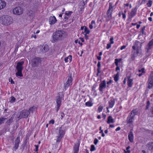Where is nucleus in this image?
I'll use <instances>...</instances> for the list:
<instances>
[{
    "instance_id": "29",
    "label": "nucleus",
    "mask_w": 153,
    "mask_h": 153,
    "mask_svg": "<svg viewBox=\"0 0 153 153\" xmlns=\"http://www.w3.org/2000/svg\"><path fill=\"white\" fill-rule=\"evenodd\" d=\"M119 72H118L117 74L114 76V80L116 82H117L119 79Z\"/></svg>"
},
{
    "instance_id": "32",
    "label": "nucleus",
    "mask_w": 153,
    "mask_h": 153,
    "mask_svg": "<svg viewBox=\"0 0 153 153\" xmlns=\"http://www.w3.org/2000/svg\"><path fill=\"white\" fill-rule=\"evenodd\" d=\"M121 59H115V63L116 66H118V63L120 62L122 60Z\"/></svg>"
},
{
    "instance_id": "56",
    "label": "nucleus",
    "mask_w": 153,
    "mask_h": 153,
    "mask_svg": "<svg viewBox=\"0 0 153 153\" xmlns=\"http://www.w3.org/2000/svg\"><path fill=\"white\" fill-rule=\"evenodd\" d=\"M129 6V4L128 3L124 4L123 5V6L124 7H125L126 6L128 7Z\"/></svg>"
},
{
    "instance_id": "2",
    "label": "nucleus",
    "mask_w": 153,
    "mask_h": 153,
    "mask_svg": "<svg viewBox=\"0 0 153 153\" xmlns=\"http://www.w3.org/2000/svg\"><path fill=\"white\" fill-rule=\"evenodd\" d=\"M65 33V32L62 30H58L56 31L53 34V40L55 42L62 40L64 38Z\"/></svg>"
},
{
    "instance_id": "38",
    "label": "nucleus",
    "mask_w": 153,
    "mask_h": 153,
    "mask_svg": "<svg viewBox=\"0 0 153 153\" xmlns=\"http://www.w3.org/2000/svg\"><path fill=\"white\" fill-rule=\"evenodd\" d=\"M20 143V137H17L15 140V143L16 144H19Z\"/></svg>"
},
{
    "instance_id": "30",
    "label": "nucleus",
    "mask_w": 153,
    "mask_h": 153,
    "mask_svg": "<svg viewBox=\"0 0 153 153\" xmlns=\"http://www.w3.org/2000/svg\"><path fill=\"white\" fill-rule=\"evenodd\" d=\"M138 72L139 73H141L139 74L138 75L139 76H141L145 72L144 71V69L143 68H142L141 69L139 70Z\"/></svg>"
},
{
    "instance_id": "15",
    "label": "nucleus",
    "mask_w": 153,
    "mask_h": 153,
    "mask_svg": "<svg viewBox=\"0 0 153 153\" xmlns=\"http://www.w3.org/2000/svg\"><path fill=\"white\" fill-rule=\"evenodd\" d=\"M113 11V6L112 4L111 3H110L109 4V8L107 12V14L108 16L110 17H111L112 16V13Z\"/></svg>"
},
{
    "instance_id": "52",
    "label": "nucleus",
    "mask_w": 153,
    "mask_h": 153,
    "mask_svg": "<svg viewBox=\"0 0 153 153\" xmlns=\"http://www.w3.org/2000/svg\"><path fill=\"white\" fill-rule=\"evenodd\" d=\"M126 47V46L123 45L120 48V50H123V49H124Z\"/></svg>"
},
{
    "instance_id": "43",
    "label": "nucleus",
    "mask_w": 153,
    "mask_h": 153,
    "mask_svg": "<svg viewBox=\"0 0 153 153\" xmlns=\"http://www.w3.org/2000/svg\"><path fill=\"white\" fill-rule=\"evenodd\" d=\"M114 38L113 37H111L110 38V44H112L114 43V41H113Z\"/></svg>"
},
{
    "instance_id": "35",
    "label": "nucleus",
    "mask_w": 153,
    "mask_h": 153,
    "mask_svg": "<svg viewBox=\"0 0 153 153\" xmlns=\"http://www.w3.org/2000/svg\"><path fill=\"white\" fill-rule=\"evenodd\" d=\"M6 119L5 118L1 117L0 118V125L4 123V121Z\"/></svg>"
},
{
    "instance_id": "55",
    "label": "nucleus",
    "mask_w": 153,
    "mask_h": 153,
    "mask_svg": "<svg viewBox=\"0 0 153 153\" xmlns=\"http://www.w3.org/2000/svg\"><path fill=\"white\" fill-rule=\"evenodd\" d=\"M116 70L117 71L120 70V68L118 66H117Z\"/></svg>"
},
{
    "instance_id": "57",
    "label": "nucleus",
    "mask_w": 153,
    "mask_h": 153,
    "mask_svg": "<svg viewBox=\"0 0 153 153\" xmlns=\"http://www.w3.org/2000/svg\"><path fill=\"white\" fill-rule=\"evenodd\" d=\"M80 39L81 41H82V42H84V38H83L81 37V38H80Z\"/></svg>"
},
{
    "instance_id": "64",
    "label": "nucleus",
    "mask_w": 153,
    "mask_h": 153,
    "mask_svg": "<svg viewBox=\"0 0 153 153\" xmlns=\"http://www.w3.org/2000/svg\"><path fill=\"white\" fill-rule=\"evenodd\" d=\"M151 113L153 114V107H152L151 108Z\"/></svg>"
},
{
    "instance_id": "60",
    "label": "nucleus",
    "mask_w": 153,
    "mask_h": 153,
    "mask_svg": "<svg viewBox=\"0 0 153 153\" xmlns=\"http://www.w3.org/2000/svg\"><path fill=\"white\" fill-rule=\"evenodd\" d=\"M149 104H147V105H146V110H147L148 109L149 107Z\"/></svg>"
},
{
    "instance_id": "59",
    "label": "nucleus",
    "mask_w": 153,
    "mask_h": 153,
    "mask_svg": "<svg viewBox=\"0 0 153 153\" xmlns=\"http://www.w3.org/2000/svg\"><path fill=\"white\" fill-rule=\"evenodd\" d=\"M102 117L104 118V119H105V118L106 115L105 114H102Z\"/></svg>"
},
{
    "instance_id": "44",
    "label": "nucleus",
    "mask_w": 153,
    "mask_h": 153,
    "mask_svg": "<svg viewBox=\"0 0 153 153\" xmlns=\"http://www.w3.org/2000/svg\"><path fill=\"white\" fill-rule=\"evenodd\" d=\"M9 81L10 82V83L12 84H14L15 82L13 81L11 77H10L9 79Z\"/></svg>"
},
{
    "instance_id": "40",
    "label": "nucleus",
    "mask_w": 153,
    "mask_h": 153,
    "mask_svg": "<svg viewBox=\"0 0 153 153\" xmlns=\"http://www.w3.org/2000/svg\"><path fill=\"white\" fill-rule=\"evenodd\" d=\"M101 66V64L100 62H99L98 64H97V67H98V69H97V71H98V73H99L100 72V68Z\"/></svg>"
},
{
    "instance_id": "27",
    "label": "nucleus",
    "mask_w": 153,
    "mask_h": 153,
    "mask_svg": "<svg viewBox=\"0 0 153 153\" xmlns=\"http://www.w3.org/2000/svg\"><path fill=\"white\" fill-rule=\"evenodd\" d=\"M114 122V120L112 118V117L111 116H109L108 117L107 123L108 124H110V123H113Z\"/></svg>"
},
{
    "instance_id": "6",
    "label": "nucleus",
    "mask_w": 153,
    "mask_h": 153,
    "mask_svg": "<svg viewBox=\"0 0 153 153\" xmlns=\"http://www.w3.org/2000/svg\"><path fill=\"white\" fill-rule=\"evenodd\" d=\"M42 62L41 59L38 57H35L32 59V65L33 67H37Z\"/></svg>"
},
{
    "instance_id": "3",
    "label": "nucleus",
    "mask_w": 153,
    "mask_h": 153,
    "mask_svg": "<svg viewBox=\"0 0 153 153\" xmlns=\"http://www.w3.org/2000/svg\"><path fill=\"white\" fill-rule=\"evenodd\" d=\"M1 23L4 25H8L11 24L13 22L12 18L8 15H3L1 17Z\"/></svg>"
},
{
    "instance_id": "53",
    "label": "nucleus",
    "mask_w": 153,
    "mask_h": 153,
    "mask_svg": "<svg viewBox=\"0 0 153 153\" xmlns=\"http://www.w3.org/2000/svg\"><path fill=\"white\" fill-rule=\"evenodd\" d=\"M87 0H82V4L85 5L87 3Z\"/></svg>"
},
{
    "instance_id": "23",
    "label": "nucleus",
    "mask_w": 153,
    "mask_h": 153,
    "mask_svg": "<svg viewBox=\"0 0 153 153\" xmlns=\"http://www.w3.org/2000/svg\"><path fill=\"white\" fill-rule=\"evenodd\" d=\"M115 103L114 99L111 100L109 102V108H112L113 107Z\"/></svg>"
},
{
    "instance_id": "22",
    "label": "nucleus",
    "mask_w": 153,
    "mask_h": 153,
    "mask_svg": "<svg viewBox=\"0 0 153 153\" xmlns=\"http://www.w3.org/2000/svg\"><path fill=\"white\" fill-rule=\"evenodd\" d=\"M68 59H69L70 62H71L72 61V56L71 55H69L67 57L65 58L64 61L65 63H67L68 62Z\"/></svg>"
},
{
    "instance_id": "47",
    "label": "nucleus",
    "mask_w": 153,
    "mask_h": 153,
    "mask_svg": "<svg viewBox=\"0 0 153 153\" xmlns=\"http://www.w3.org/2000/svg\"><path fill=\"white\" fill-rule=\"evenodd\" d=\"M35 146L36 148L34 150V151L36 152H37L38 150V148L39 146L38 145H35Z\"/></svg>"
},
{
    "instance_id": "26",
    "label": "nucleus",
    "mask_w": 153,
    "mask_h": 153,
    "mask_svg": "<svg viewBox=\"0 0 153 153\" xmlns=\"http://www.w3.org/2000/svg\"><path fill=\"white\" fill-rule=\"evenodd\" d=\"M37 109V107L36 106H33L30 107L28 111L29 112H30V113H33L34 111H35Z\"/></svg>"
},
{
    "instance_id": "20",
    "label": "nucleus",
    "mask_w": 153,
    "mask_h": 153,
    "mask_svg": "<svg viewBox=\"0 0 153 153\" xmlns=\"http://www.w3.org/2000/svg\"><path fill=\"white\" fill-rule=\"evenodd\" d=\"M6 4L4 1L0 0V10L3 9L6 6Z\"/></svg>"
},
{
    "instance_id": "42",
    "label": "nucleus",
    "mask_w": 153,
    "mask_h": 153,
    "mask_svg": "<svg viewBox=\"0 0 153 153\" xmlns=\"http://www.w3.org/2000/svg\"><path fill=\"white\" fill-rule=\"evenodd\" d=\"M103 109V107L102 106H100L98 108V111L99 112H100Z\"/></svg>"
},
{
    "instance_id": "14",
    "label": "nucleus",
    "mask_w": 153,
    "mask_h": 153,
    "mask_svg": "<svg viewBox=\"0 0 153 153\" xmlns=\"http://www.w3.org/2000/svg\"><path fill=\"white\" fill-rule=\"evenodd\" d=\"M152 74L149 78V79L148 81V88H152L153 86V79L152 76Z\"/></svg>"
},
{
    "instance_id": "10",
    "label": "nucleus",
    "mask_w": 153,
    "mask_h": 153,
    "mask_svg": "<svg viewBox=\"0 0 153 153\" xmlns=\"http://www.w3.org/2000/svg\"><path fill=\"white\" fill-rule=\"evenodd\" d=\"M23 10L22 8L19 6L16 7L13 10V14L18 15L22 14L23 13Z\"/></svg>"
},
{
    "instance_id": "58",
    "label": "nucleus",
    "mask_w": 153,
    "mask_h": 153,
    "mask_svg": "<svg viewBox=\"0 0 153 153\" xmlns=\"http://www.w3.org/2000/svg\"><path fill=\"white\" fill-rule=\"evenodd\" d=\"M64 13L63 12L61 13L59 15V17H62L63 14Z\"/></svg>"
},
{
    "instance_id": "48",
    "label": "nucleus",
    "mask_w": 153,
    "mask_h": 153,
    "mask_svg": "<svg viewBox=\"0 0 153 153\" xmlns=\"http://www.w3.org/2000/svg\"><path fill=\"white\" fill-rule=\"evenodd\" d=\"M111 44L110 43H108L107 45L106 48L107 49H109L111 47Z\"/></svg>"
},
{
    "instance_id": "4",
    "label": "nucleus",
    "mask_w": 153,
    "mask_h": 153,
    "mask_svg": "<svg viewBox=\"0 0 153 153\" xmlns=\"http://www.w3.org/2000/svg\"><path fill=\"white\" fill-rule=\"evenodd\" d=\"M24 63V62L23 61L19 62L17 63L16 67L17 72L16 73V75L17 77L23 76V75L22 72L23 68L22 66Z\"/></svg>"
},
{
    "instance_id": "63",
    "label": "nucleus",
    "mask_w": 153,
    "mask_h": 153,
    "mask_svg": "<svg viewBox=\"0 0 153 153\" xmlns=\"http://www.w3.org/2000/svg\"><path fill=\"white\" fill-rule=\"evenodd\" d=\"M89 28L91 29H92L93 28V26L92 25H90L89 26Z\"/></svg>"
},
{
    "instance_id": "34",
    "label": "nucleus",
    "mask_w": 153,
    "mask_h": 153,
    "mask_svg": "<svg viewBox=\"0 0 153 153\" xmlns=\"http://www.w3.org/2000/svg\"><path fill=\"white\" fill-rule=\"evenodd\" d=\"M10 102L13 103L15 102L16 99L13 96H12L10 98Z\"/></svg>"
},
{
    "instance_id": "5",
    "label": "nucleus",
    "mask_w": 153,
    "mask_h": 153,
    "mask_svg": "<svg viewBox=\"0 0 153 153\" xmlns=\"http://www.w3.org/2000/svg\"><path fill=\"white\" fill-rule=\"evenodd\" d=\"M73 79L71 74L68 77V79L65 83L64 84V87L65 90H66L72 84Z\"/></svg>"
},
{
    "instance_id": "54",
    "label": "nucleus",
    "mask_w": 153,
    "mask_h": 153,
    "mask_svg": "<svg viewBox=\"0 0 153 153\" xmlns=\"http://www.w3.org/2000/svg\"><path fill=\"white\" fill-rule=\"evenodd\" d=\"M85 38L86 40L89 38V36L87 35V34H85Z\"/></svg>"
},
{
    "instance_id": "39",
    "label": "nucleus",
    "mask_w": 153,
    "mask_h": 153,
    "mask_svg": "<svg viewBox=\"0 0 153 153\" xmlns=\"http://www.w3.org/2000/svg\"><path fill=\"white\" fill-rule=\"evenodd\" d=\"M96 85L95 84L92 87V91H93L94 93H95L96 92Z\"/></svg>"
},
{
    "instance_id": "18",
    "label": "nucleus",
    "mask_w": 153,
    "mask_h": 153,
    "mask_svg": "<svg viewBox=\"0 0 153 153\" xmlns=\"http://www.w3.org/2000/svg\"><path fill=\"white\" fill-rule=\"evenodd\" d=\"M128 138L129 140L131 142H132L133 141L134 136L132 131L131 130L128 135Z\"/></svg>"
},
{
    "instance_id": "25",
    "label": "nucleus",
    "mask_w": 153,
    "mask_h": 153,
    "mask_svg": "<svg viewBox=\"0 0 153 153\" xmlns=\"http://www.w3.org/2000/svg\"><path fill=\"white\" fill-rule=\"evenodd\" d=\"M127 84L129 87H131L133 85V79L131 78H128L127 81Z\"/></svg>"
},
{
    "instance_id": "19",
    "label": "nucleus",
    "mask_w": 153,
    "mask_h": 153,
    "mask_svg": "<svg viewBox=\"0 0 153 153\" xmlns=\"http://www.w3.org/2000/svg\"><path fill=\"white\" fill-rule=\"evenodd\" d=\"M106 82L105 81H102L100 84V90L102 91L105 87Z\"/></svg>"
},
{
    "instance_id": "8",
    "label": "nucleus",
    "mask_w": 153,
    "mask_h": 153,
    "mask_svg": "<svg viewBox=\"0 0 153 153\" xmlns=\"http://www.w3.org/2000/svg\"><path fill=\"white\" fill-rule=\"evenodd\" d=\"M30 114V112L27 110H24L20 113V115L18 118L21 119L22 118H27Z\"/></svg>"
},
{
    "instance_id": "11",
    "label": "nucleus",
    "mask_w": 153,
    "mask_h": 153,
    "mask_svg": "<svg viewBox=\"0 0 153 153\" xmlns=\"http://www.w3.org/2000/svg\"><path fill=\"white\" fill-rule=\"evenodd\" d=\"M63 100V97H61L59 96L56 100V111L57 112L59 110L60 107L61 105V102L62 100Z\"/></svg>"
},
{
    "instance_id": "28",
    "label": "nucleus",
    "mask_w": 153,
    "mask_h": 153,
    "mask_svg": "<svg viewBox=\"0 0 153 153\" xmlns=\"http://www.w3.org/2000/svg\"><path fill=\"white\" fill-rule=\"evenodd\" d=\"M79 144L76 145L74 148V153H77L79 150Z\"/></svg>"
},
{
    "instance_id": "33",
    "label": "nucleus",
    "mask_w": 153,
    "mask_h": 153,
    "mask_svg": "<svg viewBox=\"0 0 153 153\" xmlns=\"http://www.w3.org/2000/svg\"><path fill=\"white\" fill-rule=\"evenodd\" d=\"M85 105L88 107H91L93 105V103L91 102L88 101L86 102Z\"/></svg>"
},
{
    "instance_id": "24",
    "label": "nucleus",
    "mask_w": 153,
    "mask_h": 153,
    "mask_svg": "<svg viewBox=\"0 0 153 153\" xmlns=\"http://www.w3.org/2000/svg\"><path fill=\"white\" fill-rule=\"evenodd\" d=\"M137 109H134L131 111V113L129 114L134 117L137 114Z\"/></svg>"
},
{
    "instance_id": "45",
    "label": "nucleus",
    "mask_w": 153,
    "mask_h": 153,
    "mask_svg": "<svg viewBox=\"0 0 153 153\" xmlns=\"http://www.w3.org/2000/svg\"><path fill=\"white\" fill-rule=\"evenodd\" d=\"M19 144L15 143V146L14 147L13 149L15 150H16L19 147Z\"/></svg>"
},
{
    "instance_id": "21",
    "label": "nucleus",
    "mask_w": 153,
    "mask_h": 153,
    "mask_svg": "<svg viewBox=\"0 0 153 153\" xmlns=\"http://www.w3.org/2000/svg\"><path fill=\"white\" fill-rule=\"evenodd\" d=\"M146 146L149 150L153 151V142L149 143Z\"/></svg>"
},
{
    "instance_id": "49",
    "label": "nucleus",
    "mask_w": 153,
    "mask_h": 153,
    "mask_svg": "<svg viewBox=\"0 0 153 153\" xmlns=\"http://www.w3.org/2000/svg\"><path fill=\"white\" fill-rule=\"evenodd\" d=\"M54 123V120H50L49 122V124H53Z\"/></svg>"
},
{
    "instance_id": "12",
    "label": "nucleus",
    "mask_w": 153,
    "mask_h": 153,
    "mask_svg": "<svg viewBox=\"0 0 153 153\" xmlns=\"http://www.w3.org/2000/svg\"><path fill=\"white\" fill-rule=\"evenodd\" d=\"M73 13L72 11H66L64 13L65 15L64 16V20L65 21L67 20Z\"/></svg>"
},
{
    "instance_id": "17",
    "label": "nucleus",
    "mask_w": 153,
    "mask_h": 153,
    "mask_svg": "<svg viewBox=\"0 0 153 153\" xmlns=\"http://www.w3.org/2000/svg\"><path fill=\"white\" fill-rule=\"evenodd\" d=\"M134 117L132 116L129 115L127 117V122L128 123H131L133 122Z\"/></svg>"
},
{
    "instance_id": "62",
    "label": "nucleus",
    "mask_w": 153,
    "mask_h": 153,
    "mask_svg": "<svg viewBox=\"0 0 153 153\" xmlns=\"http://www.w3.org/2000/svg\"><path fill=\"white\" fill-rule=\"evenodd\" d=\"M148 19L150 22L152 21V18L151 17H149L148 18Z\"/></svg>"
},
{
    "instance_id": "41",
    "label": "nucleus",
    "mask_w": 153,
    "mask_h": 153,
    "mask_svg": "<svg viewBox=\"0 0 153 153\" xmlns=\"http://www.w3.org/2000/svg\"><path fill=\"white\" fill-rule=\"evenodd\" d=\"M95 147L94 145H91V148L90 149V151L91 152L94 151L95 150Z\"/></svg>"
},
{
    "instance_id": "7",
    "label": "nucleus",
    "mask_w": 153,
    "mask_h": 153,
    "mask_svg": "<svg viewBox=\"0 0 153 153\" xmlns=\"http://www.w3.org/2000/svg\"><path fill=\"white\" fill-rule=\"evenodd\" d=\"M153 39L148 44L146 48V54L150 55L152 52V49L153 48Z\"/></svg>"
},
{
    "instance_id": "46",
    "label": "nucleus",
    "mask_w": 153,
    "mask_h": 153,
    "mask_svg": "<svg viewBox=\"0 0 153 153\" xmlns=\"http://www.w3.org/2000/svg\"><path fill=\"white\" fill-rule=\"evenodd\" d=\"M28 14L29 16H33L34 14L33 12L32 11H29Z\"/></svg>"
},
{
    "instance_id": "31",
    "label": "nucleus",
    "mask_w": 153,
    "mask_h": 153,
    "mask_svg": "<svg viewBox=\"0 0 153 153\" xmlns=\"http://www.w3.org/2000/svg\"><path fill=\"white\" fill-rule=\"evenodd\" d=\"M84 32L85 33V34H88L89 33L90 31L88 27L86 26H85V28H84Z\"/></svg>"
},
{
    "instance_id": "61",
    "label": "nucleus",
    "mask_w": 153,
    "mask_h": 153,
    "mask_svg": "<svg viewBox=\"0 0 153 153\" xmlns=\"http://www.w3.org/2000/svg\"><path fill=\"white\" fill-rule=\"evenodd\" d=\"M121 128L120 127H117L115 130L116 131H117L120 130Z\"/></svg>"
},
{
    "instance_id": "37",
    "label": "nucleus",
    "mask_w": 153,
    "mask_h": 153,
    "mask_svg": "<svg viewBox=\"0 0 153 153\" xmlns=\"http://www.w3.org/2000/svg\"><path fill=\"white\" fill-rule=\"evenodd\" d=\"M43 50L45 52L48 51L49 50V48L47 45H45L44 46L43 48Z\"/></svg>"
},
{
    "instance_id": "50",
    "label": "nucleus",
    "mask_w": 153,
    "mask_h": 153,
    "mask_svg": "<svg viewBox=\"0 0 153 153\" xmlns=\"http://www.w3.org/2000/svg\"><path fill=\"white\" fill-rule=\"evenodd\" d=\"M130 148V147L129 146H128L126 148V150H127V152L128 153H130V151L129 150Z\"/></svg>"
},
{
    "instance_id": "36",
    "label": "nucleus",
    "mask_w": 153,
    "mask_h": 153,
    "mask_svg": "<svg viewBox=\"0 0 153 153\" xmlns=\"http://www.w3.org/2000/svg\"><path fill=\"white\" fill-rule=\"evenodd\" d=\"M152 1L151 0H149L147 3V5L148 7H150L152 5Z\"/></svg>"
},
{
    "instance_id": "16",
    "label": "nucleus",
    "mask_w": 153,
    "mask_h": 153,
    "mask_svg": "<svg viewBox=\"0 0 153 153\" xmlns=\"http://www.w3.org/2000/svg\"><path fill=\"white\" fill-rule=\"evenodd\" d=\"M56 21L57 20L55 16H51L50 17L49 22L50 25H53L56 22Z\"/></svg>"
},
{
    "instance_id": "9",
    "label": "nucleus",
    "mask_w": 153,
    "mask_h": 153,
    "mask_svg": "<svg viewBox=\"0 0 153 153\" xmlns=\"http://www.w3.org/2000/svg\"><path fill=\"white\" fill-rule=\"evenodd\" d=\"M59 133L58 135L56 137L57 139L56 140V142L59 143L61 139L63 137L65 133L63 130L61 129V128H60L59 130Z\"/></svg>"
},
{
    "instance_id": "51",
    "label": "nucleus",
    "mask_w": 153,
    "mask_h": 153,
    "mask_svg": "<svg viewBox=\"0 0 153 153\" xmlns=\"http://www.w3.org/2000/svg\"><path fill=\"white\" fill-rule=\"evenodd\" d=\"M122 14L123 15V18L124 19H125L126 17V15L125 14H124L123 13V12H122Z\"/></svg>"
},
{
    "instance_id": "1",
    "label": "nucleus",
    "mask_w": 153,
    "mask_h": 153,
    "mask_svg": "<svg viewBox=\"0 0 153 153\" xmlns=\"http://www.w3.org/2000/svg\"><path fill=\"white\" fill-rule=\"evenodd\" d=\"M141 44L138 41H136L134 42L132 47L133 50L132 51V53L131 56L132 60H134L136 57L141 55Z\"/></svg>"
},
{
    "instance_id": "13",
    "label": "nucleus",
    "mask_w": 153,
    "mask_h": 153,
    "mask_svg": "<svg viewBox=\"0 0 153 153\" xmlns=\"http://www.w3.org/2000/svg\"><path fill=\"white\" fill-rule=\"evenodd\" d=\"M137 11L136 8H134L132 9L131 12L128 14V16L129 19H131L136 14Z\"/></svg>"
}]
</instances>
